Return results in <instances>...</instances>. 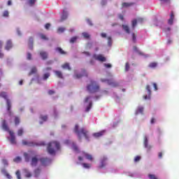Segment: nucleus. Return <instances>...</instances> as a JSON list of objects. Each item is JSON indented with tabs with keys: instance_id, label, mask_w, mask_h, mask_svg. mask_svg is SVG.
I'll return each mask as SVG.
<instances>
[{
	"instance_id": "obj_1",
	"label": "nucleus",
	"mask_w": 179,
	"mask_h": 179,
	"mask_svg": "<svg viewBox=\"0 0 179 179\" xmlns=\"http://www.w3.org/2000/svg\"><path fill=\"white\" fill-rule=\"evenodd\" d=\"M61 149V145L58 141H51L48 144L47 152L49 155H55L57 150H59Z\"/></svg>"
},
{
	"instance_id": "obj_2",
	"label": "nucleus",
	"mask_w": 179,
	"mask_h": 179,
	"mask_svg": "<svg viewBox=\"0 0 179 179\" xmlns=\"http://www.w3.org/2000/svg\"><path fill=\"white\" fill-rule=\"evenodd\" d=\"M74 132L78 136L79 141H82V135H83L84 138H85V139H87V141H89L88 131L85 128H81L79 130V125L76 124V126L74 127Z\"/></svg>"
},
{
	"instance_id": "obj_3",
	"label": "nucleus",
	"mask_w": 179,
	"mask_h": 179,
	"mask_svg": "<svg viewBox=\"0 0 179 179\" xmlns=\"http://www.w3.org/2000/svg\"><path fill=\"white\" fill-rule=\"evenodd\" d=\"M87 90L89 93H97L100 90V85L94 80H91L90 84L87 85Z\"/></svg>"
},
{
	"instance_id": "obj_4",
	"label": "nucleus",
	"mask_w": 179,
	"mask_h": 179,
	"mask_svg": "<svg viewBox=\"0 0 179 179\" xmlns=\"http://www.w3.org/2000/svg\"><path fill=\"white\" fill-rule=\"evenodd\" d=\"M87 90L89 93H97L100 90V85L94 80H91L90 84L87 85Z\"/></svg>"
},
{
	"instance_id": "obj_5",
	"label": "nucleus",
	"mask_w": 179,
	"mask_h": 179,
	"mask_svg": "<svg viewBox=\"0 0 179 179\" xmlns=\"http://www.w3.org/2000/svg\"><path fill=\"white\" fill-rule=\"evenodd\" d=\"M101 82H102L103 83L106 82L108 85H109V86H112V87H118V86H120V84H118V83L113 80H107V79L102 78L101 79Z\"/></svg>"
},
{
	"instance_id": "obj_6",
	"label": "nucleus",
	"mask_w": 179,
	"mask_h": 179,
	"mask_svg": "<svg viewBox=\"0 0 179 179\" xmlns=\"http://www.w3.org/2000/svg\"><path fill=\"white\" fill-rule=\"evenodd\" d=\"M42 166H48L51 163V159L42 157L39 159Z\"/></svg>"
},
{
	"instance_id": "obj_7",
	"label": "nucleus",
	"mask_w": 179,
	"mask_h": 179,
	"mask_svg": "<svg viewBox=\"0 0 179 179\" xmlns=\"http://www.w3.org/2000/svg\"><path fill=\"white\" fill-rule=\"evenodd\" d=\"M94 59H96V61H99L100 62H106L107 61V59L103 56V55H94Z\"/></svg>"
},
{
	"instance_id": "obj_8",
	"label": "nucleus",
	"mask_w": 179,
	"mask_h": 179,
	"mask_svg": "<svg viewBox=\"0 0 179 179\" xmlns=\"http://www.w3.org/2000/svg\"><path fill=\"white\" fill-rule=\"evenodd\" d=\"M10 136V142L11 145H16V138L15 137V133L13 131H8Z\"/></svg>"
},
{
	"instance_id": "obj_9",
	"label": "nucleus",
	"mask_w": 179,
	"mask_h": 179,
	"mask_svg": "<svg viewBox=\"0 0 179 179\" xmlns=\"http://www.w3.org/2000/svg\"><path fill=\"white\" fill-rule=\"evenodd\" d=\"M144 148L147 149V152H150V149H152V145H149V140H148V137H144Z\"/></svg>"
},
{
	"instance_id": "obj_10",
	"label": "nucleus",
	"mask_w": 179,
	"mask_h": 179,
	"mask_svg": "<svg viewBox=\"0 0 179 179\" xmlns=\"http://www.w3.org/2000/svg\"><path fill=\"white\" fill-rule=\"evenodd\" d=\"M107 157H103L101 159V164L99 166V169H103L105 166H107Z\"/></svg>"
},
{
	"instance_id": "obj_11",
	"label": "nucleus",
	"mask_w": 179,
	"mask_h": 179,
	"mask_svg": "<svg viewBox=\"0 0 179 179\" xmlns=\"http://www.w3.org/2000/svg\"><path fill=\"white\" fill-rule=\"evenodd\" d=\"M82 73L83 74H76L75 75L76 79H80V78H83V76L87 77V72L86 71V70L83 69L82 70Z\"/></svg>"
},
{
	"instance_id": "obj_12",
	"label": "nucleus",
	"mask_w": 179,
	"mask_h": 179,
	"mask_svg": "<svg viewBox=\"0 0 179 179\" xmlns=\"http://www.w3.org/2000/svg\"><path fill=\"white\" fill-rule=\"evenodd\" d=\"M82 155L84 156V157H86L87 160H90V162H93V156H92V155L87 154V152H83Z\"/></svg>"
},
{
	"instance_id": "obj_13",
	"label": "nucleus",
	"mask_w": 179,
	"mask_h": 179,
	"mask_svg": "<svg viewBox=\"0 0 179 179\" xmlns=\"http://www.w3.org/2000/svg\"><path fill=\"white\" fill-rule=\"evenodd\" d=\"M66 19H68V12L64 10L61 19L59 20V22H64V20H66Z\"/></svg>"
},
{
	"instance_id": "obj_14",
	"label": "nucleus",
	"mask_w": 179,
	"mask_h": 179,
	"mask_svg": "<svg viewBox=\"0 0 179 179\" xmlns=\"http://www.w3.org/2000/svg\"><path fill=\"white\" fill-rule=\"evenodd\" d=\"M13 47V43H12V41H10V40L7 41L6 44L5 49H6L7 51H9V50H10V48H12Z\"/></svg>"
},
{
	"instance_id": "obj_15",
	"label": "nucleus",
	"mask_w": 179,
	"mask_h": 179,
	"mask_svg": "<svg viewBox=\"0 0 179 179\" xmlns=\"http://www.w3.org/2000/svg\"><path fill=\"white\" fill-rule=\"evenodd\" d=\"M37 163H38V159H37V157H32L31 161V166H32V167H34L37 166Z\"/></svg>"
},
{
	"instance_id": "obj_16",
	"label": "nucleus",
	"mask_w": 179,
	"mask_h": 179,
	"mask_svg": "<svg viewBox=\"0 0 179 179\" xmlns=\"http://www.w3.org/2000/svg\"><path fill=\"white\" fill-rule=\"evenodd\" d=\"M22 145H24V146H36V145L38 144H34L33 142H27L26 140H22Z\"/></svg>"
},
{
	"instance_id": "obj_17",
	"label": "nucleus",
	"mask_w": 179,
	"mask_h": 179,
	"mask_svg": "<svg viewBox=\"0 0 179 179\" xmlns=\"http://www.w3.org/2000/svg\"><path fill=\"white\" fill-rule=\"evenodd\" d=\"M39 54L43 60H45L47 58H48V53H47V52L41 51Z\"/></svg>"
},
{
	"instance_id": "obj_18",
	"label": "nucleus",
	"mask_w": 179,
	"mask_h": 179,
	"mask_svg": "<svg viewBox=\"0 0 179 179\" xmlns=\"http://www.w3.org/2000/svg\"><path fill=\"white\" fill-rule=\"evenodd\" d=\"M54 73L58 77L59 79H64V76L62 75V71H54Z\"/></svg>"
},
{
	"instance_id": "obj_19",
	"label": "nucleus",
	"mask_w": 179,
	"mask_h": 179,
	"mask_svg": "<svg viewBox=\"0 0 179 179\" xmlns=\"http://www.w3.org/2000/svg\"><path fill=\"white\" fill-rule=\"evenodd\" d=\"M104 132H106V131L103 130L99 132L94 133L93 134V136H94L95 138H100V136H103L104 135Z\"/></svg>"
},
{
	"instance_id": "obj_20",
	"label": "nucleus",
	"mask_w": 179,
	"mask_h": 179,
	"mask_svg": "<svg viewBox=\"0 0 179 179\" xmlns=\"http://www.w3.org/2000/svg\"><path fill=\"white\" fill-rule=\"evenodd\" d=\"M122 27L124 30V31H125V33H127V34H129V33H131V31L129 30V27L127 24H122Z\"/></svg>"
},
{
	"instance_id": "obj_21",
	"label": "nucleus",
	"mask_w": 179,
	"mask_h": 179,
	"mask_svg": "<svg viewBox=\"0 0 179 179\" xmlns=\"http://www.w3.org/2000/svg\"><path fill=\"white\" fill-rule=\"evenodd\" d=\"M173 22H174V12L171 11V17L168 20V23L169 24H173Z\"/></svg>"
},
{
	"instance_id": "obj_22",
	"label": "nucleus",
	"mask_w": 179,
	"mask_h": 179,
	"mask_svg": "<svg viewBox=\"0 0 179 179\" xmlns=\"http://www.w3.org/2000/svg\"><path fill=\"white\" fill-rule=\"evenodd\" d=\"M56 51H57V52H59V54H61L62 55H66V52L64 51V50H62V48H56Z\"/></svg>"
},
{
	"instance_id": "obj_23",
	"label": "nucleus",
	"mask_w": 179,
	"mask_h": 179,
	"mask_svg": "<svg viewBox=\"0 0 179 179\" xmlns=\"http://www.w3.org/2000/svg\"><path fill=\"white\" fill-rule=\"evenodd\" d=\"M2 128L3 129H4V131H9V127H8V124H6V120H3Z\"/></svg>"
},
{
	"instance_id": "obj_24",
	"label": "nucleus",
	"mask_w": 179,
	"mask_h": 179,
	"mask_svg": "<svg viewBox=\"0 0 179 179\" xmlns=\"http://www.w3.org/2000/svg\"><path fill=\"white\" fill-rule=\"evenodd\" d=\"M138 114H143V107L140 106L137 108L136 110V115H138Z\"/></svg>"
},
{
	"instance_id": "obj_25",
	"label": "nucleus",
	"mask_w": 179,
	"mask_h": 179,
	"mask_svg": "<svg viewBox=\"0 0 179 179\" xmlns=\"http://www.w3.org/2000/svg\"><path fill=\"white\" fill-rule=\"evenodd\" d=\"M28 45L30 50H33V38L30 37L29 38Z\"/></svg>"
},
{
	"instance_id": "obj_26",
	"label": "nucleus",
	"mask_w": 179,
	"mask_h": 179,
	"mask_svg": "<svg viewBox=\"0 0 179 179\" xmlns=\"http://www.w3.org/2000/svg\"><path fill=\"white\" fill-rule=\"evenodd\" d=\"M41 173V169L40 168H37L34 171V177L37 178L38 176H40V173Z\"/></svg>"
},
{
	"instance_id": "obj_27",
	"label": "nucleus",
	"mask_w": 179,
	"mask_h": 179,
	"mask_svg": "<svg viewBox=\"0 0 179 179\" xmlns=\"http://www.w3.org/2000/svg\"><path fill=\"white\" fill-rule=\"evenodd\" d=\"M62 68H63V69H68V71H71V66H69V63H65L62 66Z\"/></svg>"
},
{
	"instance_id": "obj_28",
	"label": "nucleus",
	"mask_w": 179,
	"mask_h": 179,
	"mask_svg": "<svg viewBox=\"0 0 179 179\" xmlns=\"http://www.w3.org/2000/svg\"><path fill=\"white\" fill-rule=\"evenodd\" d=\"M6 104L8 111H10V108H12V103H10V99H6Z\"/></svg>"
},
{
	"instance_id": "obj_29",
	"label": "nucleus",
	"mask_w": 179,
	"mask_h": 179,
	"mask_svg": "<svg viewBox=\"0 0 179 179\" xmlns=\"http://www.w3.org/2000/svg\"><path fill=\"white\" fill-rule=\"evenodd\" d=\"M136 24H138V20L134 19L131 20V27L133 29H135V27H136Z\"/></svg>"
},
{
	"instance_id": "obj_30",
	"label": "nucleus",
	"mask_w": 179,
	"mask_h": 179,
	"mask_svg": "<svg viewBox=\"0 0 179 179\" xmlns=\"http://www.w3.org/2000/svg\"><path fill=\"white\" fill-rule=\"evenodd\" d=\"M33 73H37V68L36 66L31 68V71L29 73V76L33 75Z\"/></svg>"
},
{
	"instance_id": "obj_31",
	"label": "nucleus",
	"mask_w": 179,
	"mask_h": 179,
	"mask_svg": "<svg viewBox=\"0 0 179 179\" xmlns=\"http://www.w3.org/2000/svg\"><path fill=\"white\" fill-rule=\"evenodd\" d=\"M148 66L152 69H155V68L157 66V62H151L149 64Z\"/></svg>"
},
{
	"instance_id": "obj_32",
	"label": "nucleus",
	"mask_w": 179,
	"mask_h": 179,
	"mask_svg": "<svg viewBox=\"0 0 179 179\" xmlns=\"http://www.w3.org/2000/svg\"><path fill=\"white\" fill-rule=\"evenodd\" d=\"M36 2H37V0H27V4L29 5V6H34Z\"/></svg>"
},
{
	"instance_id": "obj_33",
	"label": "nucleus",
	"mask_w": 179,
	"mask_h": 179,
	"mask_svg": "<svg viewBox=\"0 0 179 179\" xmlns=\"http://www.w3.org/2000/svg\"><path fill=\"white\" fill-rule=\"evenodd\" d=\"M50 76H51V74L50 73H44L43 76V80H47V79H48Z\"/></svg>"
},
{
	"instance_id": "obj_34",
	"label": "nucleus",
	"mask_w": 179,
	"mask_h": 179,
	"mask_svg": "<svg viewBox=\"0 0 179 179\" xmlns=\"http://www.w3.org/2000/svg\"><path fill=\"white\" fill-rule=\"evenodd\" d=\"M0 96L1 97H3V99H5V100H8V94H6V92H1Z\"/></svg>"
},
{
	"instance_id": "obj_35",
	"label": "nucleus",
	"mask_w": 179,
	"mask_h": 179,
	"mask_svg": "<svg viewBox=\"0 0 179 179\" xmlns=\"http://www.w3.org/2000/svg\"><path fill=\"white\" fill-rule=\"evenodd\" d=\"M93 47V43L88 42L85 46L87 50H90Z\"/></svg>"
},
{
	"instance_id": "obj_36",
	"label": "nucleus",
	"mask_w": 179,
	"mask_h": 179,
	"mask_svg": "<svg viewBox=\"0 0 179 179\" xmlns=\"http://www.w3.org/2000/svg\"><path fill=\"white\" fill-rule=\"evenodd\" d=\"M76 40H78V36H73L70 39V43L73 44V43H76Z\"/></svg>"
},
{
	"instance_id": "obj_37",
	"label": "nucleus",
	"mask_w": 179,
	"mask_h": 179,
	"mask_svg": "<svg viewBox=\"0 0 179 179\" xmlns=\"http://www.w3.org/2000/svg\"><path fill=\"white\" fill-rule=\"evenodd\" d=\"M25 177L27 178H30V177H31V173L27 170H25Z\"/></svg>"
},
{
	"instance_id": "obj_38",
	"label": "nucleus",
	"mask_w": 179,
	"mask_h": 179,
	"mask_svg": "<svg viewBox=\"0 0 179 179\" xmlns=\"http://www.w3.org/2000/svg\"><path fill=\"white\" fill-rule=\"evenodd\" d=\"M83 167H84V169H90L91 165L90 164H87V163H83L82 164Z\"/></svg>"
},
{
	"instance_id": "obj_39",
	"label": "nucleus",
	"mask_w": 179,
	"mask_h": 179,
	"mask_svg": "<svg viewBox=\"0 0 179 179\" xmlns=\"http://www.w3.org/2000/svg\"><path fill=\"white\" fill-rule=\"evenodd\" d=\"M14 122H15V125H19V124H20V119L17 117H15Z\"/></svg>"
},
{
	"instance_id": "obj_40",
	"label": "nucleus",
	"mask_w": 179,
	"mask_h": 179,
	"mask_svg": "<svg viewBox=\"0 0 179 179\" xmlns=\"http://www.w3.org/2000/svg\"><path fill=\"white\" fill-rule=\"evenodd\" d=\"M108 45L110 46L113 45V38H111V36L108 37Z\"/></svg>"
},
{
	"instance_id": "obj_41",
	"label": "nucleus",
	"mask_w": 179,
	"mask_h": 179,
	"mask_svg": "<svg viewBox=\"0 0 179 179\" xmlns=\"http://www.w3.org/2000/svg\"><path fill=\"white\" fill-rule=\"evenodd\" d=\"M15 163H20L22 162V158L20 157H17L13 159Z\"/></svg>"
},
{
	"instance_id": "obj_42",
	"label": "nucleus",
	"mask_w": 179,
	"mask_h": 179,
	"mask_svg": "<svg viewBox=\"0 0 179 179\" xmlns=\"http://www.w3.org/2000/svg\"><path fill=\"white\" fill-rule=\"evenodd\" d=\"M146 90H148V94L150 96L152 94V90H150V85H146Z\"/></svg>"
},
{
	"instance_id": "obj_43",
	"label": "nucleus",
	"mask_w": 179,
	"mask_h": 179,
	"mask_svg": "<svg viewBox=\"0 0 179 179\" xmlns=\"http://www.w3.org/2000/svg\"><path fill=\"white\" fill-rule=\"evenodd\" d=\"M83 36L85 38H90V35L87 32H83Z\"/></svg>"
},
{
	"instance_id": "obj_44",
	"label": "nucleus",
	"mask_w": 179,
	"mask_h": 179,
	"mask_svg": "<svg viewBox=\"0 0 179 179\" xmlns=\"http://www.w3.org/2000/svg\"><path fill=\"white\" fill-rule=\"evenodd\" d=\"M3 17H9V12L8 10H5L3 13Z\"/></svg>"
},
{
	"instance_id": "obj_45",
	"label": "nucleus",
	"mask_w": 179,
	"mask_h": 179,
	"mask_svg": "<svg viewBox=\"0 0 179 179\" xmlns=\"http://www.w3.org/2000/svg\"><path fill=\"white\" fill-rule=\"evenodd\" d=\"M92 106H93V103H92V102H90V103H89V105H88V106L87 107V108H86V111L87 112H89V111H90V108H92Z\"/></svg>"
},
{
	"instance_id": "obj_46",
	"label": "nucleus",
	"mask_w": 179,
	"mask_h": 179,
	"mask_svg": "<svg viewBox=\"0 0 179 179\" xmlns=\"http://www.w3.org/2000/svg\"><path fill=\"white\" fill-rule=\"evenodd\" d=\"M73 149L75 150V152H79V148H78V145L76 144L73 143Z\"/></svg>"
},
{
	"instance_id": "obj_47",
	"label": "nucleus",
	"mask_w": 179,
	"mask_h": 179,
	"mask_svg": "<svg viewBox=\"0 0 179 179\" xmlns=\"http://www.w3.org/2000/svg\"><path fill=\"white\" fill-rule=\"evenodd\" d=\"M23 129H20L17 131V135L18 136H22V135H23Z\"/></svg>"
},
{
	"instance_id": "obj_48",
	"label": "nucleus",
	"mask_w": 179,
	"mask_h": 179,
	"mask_svg": "<svg viewBox=\"0 0 179 179\" xmlns=\"http://www.w3.org/2000/svg\"><path fill=\"white\" fill-rule=\"evenodd\" d=\"M65 31V28L64 27H59L57 29V32L59 33H64Z\"/></svg>"
},
{
	"instance_id": "obj_49",
	"label": "nucleus",
	"mask_w": 179,
	"mask_h": 179,
	"mask_svg": "<svg viewBox=\"0 0 179 179\" xmlns=\"http://www.w3.org/2000/svg\"><path fill=\"white\" fill-rule=\"evenodd\" d=\"M41 120H42V121H47V120H48V117L47 115H41Z\"/></svg>"
},
{
	"instance_id": "obj_50",
	"label": "nucleus",
	"mask_w": 179,
	"mask_h": 179,
	"mask_svg": "<svg viewBox=\"0 0 179 179\" xmlns=\"http://www.w3.org/2000/svg\"><path fill=\"white\" fill-rule=\"evenodd\" d=\"M131 5H132V3H122V7H123V8H128V6H131Z\"/></svg>"
},
{
	"instance_id": "obj_51",
	"label": "nucleus",
	"mask_w": 179,
	"mask_h": 179,
	"mask_svg": "<svg viewBox=\"0 0 179 179\" xmlns=\"http://www.w3.org/2000/svg\"><path fill=\"white\" fill-rule=\"evenodd\" d=\"M15 174L17 176V179H22V177L20 176V171H17Z\"/></svg>"
},
{
	"instance_id": "obj_52",
	"label": "nucleus",
	"mask_w": 179,
	"mask_h": 179,
	"mask_svg": "<svg viewBox=\"0 0 179 179\" xmlns=\"http://www.w3.org/2000/svg\"><path fill=\"white\" fill-rule=\"evenodd\" d=\"M148 177H149V178H150V179H159V178H157V177H156L155 175H152V174H149V175H148Z\"/></svg>"
},
{
	"instance_id": "obj_53",
	"label": "nucleus",
	"mask_w": 179,
	"mask_h": 179,
	"mask_svg": "<svg viewBox=\"0 0 179 179\" xmlns=\"http://www.w3.org/2000/svg\"><path fill=\"white\" fill-rule=\"evenodd\" d=\"M125 71H129V63L127 62L125 64Z\"/></svg>"
},
{
	"instance_id": "obj_54",
	"label": "nucleus",
	"mask_w": 179,
	"mask_h": 179,
	"mask_svg": "<svg viewBox=\"0 0 179 179\" xmlns=\"http://www.w3.org/2000/svg\"><path fill=\"white\" fill-rule=\"evenodd\" d=\"M132 40L134 43H136V36L135 35L134 33L132 34Z\"/></svg>"
},
{
	"instance_id": "obj_55",
	"label": "nucleus",
	"mask_w": 179,
	"mask_h": 179,
	"mask_svg": "<svg viewBox=\"0 0 179 179\" xmlns=\"http://www.w3.org/2000/svg\"><path fill=\"white\" fill-rule=\"evenodd\" d=\"M141 160V156H136L135 158H134V162L136 163H137V162H139Z\"/></svg>"
},
{
	"instance_id": "obj_56",
	"label": "nucleus",
	"mask_w": 179,
	"mask_h": 179,
	"mask_svg": "<svg viewBox=\"0 0 179 179\" xmlns=\"http://www.w3.org/2000/svg\"><path fill=\"white\" fill-rule=\"evenodd\" d=\"M41 38H42V40H48V38H47V36H45V35L44 34H41Z\"/></svg>"
},
{
	"instance_id": "obj_57",
	"label": "nucleus",
	"mask_w": 179,
	"mask_h": 179,
	"mask_svg": "<svg viewBox=\"0 0 179 179\" xmlns=\"http://www.w3.org/2000/svg\"><path fill=\"white\" fill-rule=\"evenodd\" d=\"M24 156L25 157V162H29V155L27 153H24Z\"/></svg>"
},
{
	"instance_id": "obj_58",
	"label": "nucleus",
	"mask_w": 179,
	"mask_h": 179,
	"mask_svg": "<svg viewBox=\"0 0 179 179\" xmlns=\"http://www.w3.org/2000/svg\"><path fill=\"white\" fill-rule=\"evenodd\" d=\"M50 27H51V24L47 23V24L45 25V29H46V30H48Z\"/></svg>"
},
{
	"instance_id": "obj_59",
	"label": "nucleus",
	"mask_w": 179,
	"mask_h": 179,
	"mask_svg": "<svg viewBox=\"0 0 179 179\" xmlns=\"http://www.w3.org/2000/svg\"><path fill=\"white\" fill-rule=\"evenodd\" d=\"M2 163L3 164V166H8V160L6 159H2Z\"/></svg>"
},
{
	"instance_id": "obj_60",
	"label": "nucleus",
	"mask_w": 179,
	"mask_h": 179,
	"mask_svg": "<svg viewBox=\"0 0 179 179\" xmlns=\"http://www.w3.org/2000/svg\"><path fill=\"white\" fill-rule=\"evenodd\" d=\"M101 5H102V6H104V5H107V0H102L101 2Z\"/></svg>"
},
{
	"instance_id": "obj_61",
	"label": "nucleus",
	"mask_w": 179,
	"mask_h": 179,
	"mask_svg": "<svg viewBox=\"0 0 179 179\" xmlns=\"http://www.w3.org/2000/svg\"><path fill=\"white\" fill-rule=\"evenodd\" d=\"M27 58V59H29L30 61L31 59V53L28 52Z\"/></svg>"
},
{
	"instance_id": "obj_62",
	"label": "nucleus",
	"mask_w": 179,
	"mask_h": 179,
	"mask_svg": "<svg viewBox=\"0 0 179 179\" xmlns=\"http://www.w3.org/2000/svg\"><path fill=\"white\" fill-rule=\"evenodd\" d=\"M48 94H50V96H51V95H52V94H55V91H54V90H49L48 91Z\"/></svg>"
},
{
	"instance_id": "obj_63",
	"label": "nucleus",
	"mask_w": 179,
	"mask_h": 179,
	"mask_svg": "<svg viewBox=\"0 0 179 179\" xmlns=\"http://www.w3.org/2000/svg\"><path fill=\"white\" fill-rule=\"evenodd\" d=\"M87 23L90 25V26H93V23L92 22V20H90V19L87 20Z\"/></svg>"
},
{
	"instance_id": "obj_64",
	"label": "nucleus",
	"mask_w": 179,
	"mask_h": 179,
	"mask_svg": "<svg viewBox=\"0 0 179 179\" xmlns=\"http://www.w3.org/2000/svg\"><path fill=\"white\" fill-rule=\"evenodd\" d=\"M104 66L106 67V68H111V64H104Z\"/></svg>"
}]
</instances>
